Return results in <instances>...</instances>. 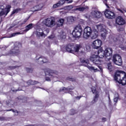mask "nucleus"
I'll return each instance as SVG.
<instances>
[{
    "mask_svg": "<svg viewBox=\"0 0 126 126\" xmlns=\"http://www.w3.org/2000/svg\"><path fill=\"white\" fill-rule=\"evenodd\" d=\"M114 79L122 85L126 84V72L122 70H117L115 72L114 75Z\"/></svg>",
    "mask_w": 126,
    "mask_h": 126,
    "instance_id": "nucleus-1",
    "label": "nucleus"
},
{
    "mask_svg": "<svg viewBox=\"0 0 126 126\" xmlns=\"http://www.w3.org/2000/svg\"><path fill=\"white\" fill-rule=\"evenodd\" d=\"M45 80L46 81H51L53 78L57 77V75L59 74V72L56 70H52L51 69H47L45 71Z\"/></svg>",
    "mask_w": 126,
    "mask_h": 126,
    "instance_id": "nucleus-2",
    "label": "nucleus"
},
{
    "mask_svg": "<svg viewBox=\"0 0 126 126\" xmlns=\"http://www.w3.org/2000/svg\"><path fill=\"white\" fill-rule=\"evenodd\" d=\"M42 23L45 24V26L47 27H49L50 28H52L56 25V19L54 17L48 18L47 19H45Z\"/></svg>",
    "mask_w": 126,
    "mask_h": 126,
    "instance_id": "nucleus-3",
    "label": "nucleus"
},
{
    "mask_svg": "<svg viewBox=\"0 0 126 126\" xmlns=\"http://www.w3.org/2000/svg\"><path fill=\"white\" fill-rule=\"evenodd\" d=\"M81 46L79 45H76L75 46L71 44H68L66 46V51L68 53L74 54V53H78Z\"/></svg>",
    "mask_w": 126,
    "mask_h": 126,
    "instance_id": "nucleus-4",
    "label": "nucleus"
},
{
    "mask_svg": "<svg viewBox=\"0 0 126 126\" xmlns=\"http://www.w3.org/2000/svg\"><path fill=\"white\" fill-rule=\"evenodd\" d=\"M82 32H83V30L81 25H78L75 27L72 34L75 38H79V37L81 36Z\"/></svg>",
    "mask_w": 126,
    "mask_h": 126,
    "instance_id": "nucleus-5",
    "label": "nucleus"
},
{
    "mask_svg": "<svg viewBox=\"0 0 126 126\" xmlns=\"http://www.w3.org/2000/svg\"><path fill=\"white\" fill-rule=\"evenodd\" d=\"M80 62L81 63L83 64V65L84 66H87L90 70H93L94 72H97L98 71V69L97 68H95L94 67H92L88 65V64H89V60L88 59L86 60H80Z\"/></svg>",
    "mask_w": 126,
    "mask_h": 126,
    "instance_id": "nucleus-6",
    "label": "nucleus"
},
{
    "mask_svg": "<svg viewBox=\"0 0 126 126\" xmlns=\"http://www.w3.org/2000/svg\"><path fill=\"white\" fill-rule=\"evenodd\" d=\"M113 62L114 63L117 65H122L123 61H122V58L119 55H114L113 57Z\"/></svg>",
    "mask_w": 126,
    "mask_h": 126,
    "instance_id": "nucleus-7",
    "label": "nucleus"
},
{
    "mask_svg": "<svg viewBox=\"0 0 126 126\" xmlns=\"http://www.w3.org/2000/svg\"><path fill=\"white\" fill-rule=\"evenodd\" d=\"M93 31H92V29H91V28H90V27H86L84 30V38H85V39H88V38H89Z\"/></svg>",
    "mask_w": 126,
    "mask_h": 126,
    "instance_id": "nucleus-8",
    "label": "nucleus"
},
{
    "mask_svg": "<svg viewBox=\"0 0 126 126\" xmlns=\"http://www.w3.org/2000/svg\"><path fill=\"white\" fill-rule=\"evenodd\" d=\"M11 8V6L10 5H7L5 9H3L2 8L0 7V16H2V15H7V13L10 11V8Z\"/></svg>",
    "mask_w": 126,
    "mask_h": 126,
    "instance_id": "nucleus-9",
    "label": "nucleus"
},
{
    "mask_svg": "<svg viewBox=\"0 0 126 126\" xmlns=\"http://www.w3.org/2000/svg\"><path fill=\"white\" fill-rule=\"evenodd\" d=\"M34 34H35L36 37L38 38H41V37H46L47 35L44 32L43 29L41 28H37L35 32H34Z\"/></svg>",
    "mask_w": 126,
    "mask_h": 126,
    "instance_id": "nucleus-10",
    "label": "nucleus"
},
{
    "mask_svg": "<svg viewBox=\"0 0 126 126\" xmlns=\"http://www.w3.org/2000/svg\"><path fill=\"white\" fill-rule=\"evenodd\" d=\"M104 15L105 17L109 19H113V18H115V13L112 12V11H110L109 9H106L105 10Z\"/></svg>",
    "mask_w": 126,
    "mask_h": 126,
    "instance_id": "nucleus-11",
    "label": "nucleus"
},
{
    "mask_svg": "<svg viewBox=\"0 0 126 126\" xmlns=\"http://www.w3.org/2000/svg\"><path fill=\"white\" fill-rule=\"evenodd\" d=\"M91 62H92L94 64H100L101 61L99 59V57L96 55H93L91 56L90 58Z\"/></svg>",
    "mask_w": 126,
    "mask_h": 126,
    "instance_id": "nucleus-12",
    "label": "nucleus"
},
{
    "mask_svg": "<svg viewBox=\"0 0 126 126\" xmlns=\"http://www.w3.org/2000/svg\"><path fill=\"white\" fill-rule=\"evenodd\" d=\"M91 15L94 18H101L102 17V13L97 10H93L91 12Z\"/></svg>",
    "mask_w": 126,
    "mask_h": 126,
    "instance_id": "nucleus-13",
    "label": "nucleus"
},
{
    "mask_svg": "<svg viewBox=\"0 0 126 126\" xmlns=\"http://www.w3.org/2000/svg\"><path fill=\"white\" fill-rule=\"evenodd\" d=\"M102 46V41L99 39L94 40L92 43V47L94 49H99Z\"/></svg>",
    "mask_w": 126,
    "mask_h": 126,
    "instance_id": "nucleus-14",
    "label": "nucleus"
},
{
    "mask_svg": "<svg viewBox=\"0 0 126 126\" xmlns=\"http://www.w3.org/2000/svg\"><path fill=\"white\" fill-rule=\"evenodd\" d=\"M105 28V25L103 24L95 25L93 27V29H95V30L97 31L98 33L102 31V32L105 31L106 30Z\"/></svg>",
    "mask_w": 126,
    "mask_h": 126,
    "instance_id": "nucleus-15",
    "label": "nucleus"
},
{
    "mask_svg": "<svg viewBox=\"0 0 126 126\" xmlns=\"http://www.w3.org/2000/svg\"><path fill=\"white\" fill-rule=\"evenodd\" d=\"M88 9H89V7H88V6H85L82 7L81 5H79L76 7V8L74 9V10H77L78 11L83 12V11H86L88 10Z\"/></svg>",
    "mask_w": 126,
    "mask_h": 126,
    "instance_id": "nucleus-16",
    "label": "nucleus"
},
{
    "mask_svg": "<svg viewBox=\"0 0 126 126\" xmlns=\"http://www.w3.org/2000/svg\"><path fill=\"white\" fill-rule=\"evenodd\" d=\"M19 46H20V44H18V45L17 46H15L13 49H12L9 52L10 55H16L18 54L20 52L19 51Z\"/></svg>",
    "mask_w": 126,
    "mask_h": 126,
    "instance_id": "nucleus-17",
    "label": "nucleus"
},
{
    "mask_svg": "<svg viewBox=\"0 0 126 126\" xmlns=\"http://www.w3.org/2000/svg\"><path fill=\"white\" fill-rule=\"evenodd\" d=\"M104 53L105 55V57H110L113 55V49L110 47L106 48L104 51Z\"/></svg>",
    "mask_w": 126,
    "mask_h": 126,
    "instance_id": "nucleus-18",
    "label": "nucleus"
},
{
    "mask_svg": "<svg viewBox=\"0 0 126 126\" xmlns=\"http://www.w3.org/2000/svg\"><path fill=\"white\" fill-rule=\"evenodd\" d=\"M99 32H98V31L93 28V32H92V33L90 35L91 39H96L97 38Z\"/></svg>",
    "mask_w": 126,
    "mask_h": 126,
    "instance_id": "nucleus-19",
    "label": "nucleus"
},
{
    "mask_svg": "<svg viewBox=\"0 0 126 126\" xmlns=\"http://www.w3.org/2000/svg\"><path fill=\"white\" fill-rule=\"evenodd\" d=\"M116 24L118 25H124L126 23V21L121 16H119L116 20Z\"/></svg>",
    "mask_w": 126,
    "mask_h": 126,
    "instance_id": "nucleus-20",
    "label": "nucleus"
},
{
    "mask_svg": "<svg viewBox=\"0 0 126 126\" xmlns=\"http://www.w3.org/2000/svg\"><path fill=\"white\" fill-rule=\"evenodd\" d=\"M43 8V4H40L36 6H34L32 8V11H39V10H41Z\"/></svg>",
    "mask_w": 126,
    "mask_h": 126,
    "instance_id": "nucleus-21",
    "label": "nucleus"
},
{
    "mask_svg": "<svg viewBox=\"0 0 126 126\" xmlns=\"http://www.w3.org/2000/svg\"><path fill=\"white\" fill-rule=\"evenodd\" d=\"M97 57H98V59H103L104 57H106L105 55V53L103 51V49H100L97 52Z\"/></svg>",
    "mask_w": 126,
    "mask_h": 126,
    "instance_id": "nucleus-22",
    "label": "nucleus"
},
{
    "mask_svg": "<svg viewBox=\"0 0 126 126\" xmlns=\"http://www.w3.org/2000/svg\"><path fill=\"white\" fill-rule=\"evenodd\" d=\"M63 22H64V19H60L57 22H56L57 25L58 27L63 26Z\"/></svg>",
    "mask_w": 126,
    "mask_h": 126,
    "instance_id": "nucleus-23",
    "label": "nucleus"
},
{
    "mask_svg": "<svg viewBox=\"0 0 126 126\" xmlns=\"http://www.w3.org/2000/svg\"><path fill=\"white\" fill-rule=\"evenodd\" d=\"M33 28V24H30L26 27V29L24 30V32H28L29 30H31Z\"/></svg>",
    "mask_w": 126,
    "mask_h": 126,
    "instance_id": "nucleus-24",
    "label": "nucleus"
},
{
    "mask_svg": "<svg viewBox=\"0 0 126 126\" xmlns=\"http://www.w3.org/2000/svg\"><path fill=\"white\" fill-rule=\"evenodd\" d=\"M98 97H99L98 93H96L94 98V100L92 101L93 104H94V103H96V102H97V101H98Z\"/></svg>",
    "mask_w": 126,
    "mask_h": 126,
    "instance_id": "nucleus-25",
    "label": "nucleus"
},
{
    "mask_svg": "<svg viewBox=\"0 0 126 126\" xmlns=\"http://www.w3.org/2000/svg\"><path fill=\"white\" fill-rule=\"evenodd\" d=\"M67 21L69 22V23H71L74 21V18L72 16L68 17L67 18Z\"/></svg>",
    "mask_w": 126,
    "mask_h": 126,
    "instance_id": "nucleus-26",
    "label": "nucleus"
},
{
    "mask_svg": "<svg viewBox=\"0 0 126 126\" xmlns=\"http://www.w3.org/2000/svg\"><path fill=\"white\" fill-rule=\"evenodd\" d=\"M37 83H38L37 81H32V80H29L28 81V82H27V84H28V85H33L34 84H37Z\"/></svg>",
    "mask_w": 126,
    "mask_h": 126,
    "instance_id": "nucleus-27",
    "label": "nucleus"
},
{
    "mask_svg": "<svg viewBox=\"0 0 126 126\" xmlns=\"http://www.w3.org/2000/svg\"><path fill=\"white\" fill-rule=\"evenodd\" d=\"M21 34H24V33L20 32H15L14 33L11 34V36L8 37V38H11L12 37H15V36H16V35H20Z\"/></svg>",
    "mask_w": 126,
    "mask_h": 126,
    "instance_id": "nucleus-28",
    "label": "nucleus"
},
{
    "mask_svg": "<svg viewBox=\"0 0 126 126\" xmlns=\"http://www.w3.org/2000/svg\"><path fill=\"white\" fill-rule=\"evenodd\" d=\"M107 67L109 71H113V66L112 65V63H108L107 64Z\"/></svg>",
    "mask_w": 126,
    "mask_h": 126,
    "instance_id": "nucleus-29",
    "label": "nucleus"
},
{
    "mask_svg": "<svg viewBox=\"0 0 126 126\" xmlns=\"http://www.w3.org/2000/svg\"><path fill=\"white\" fill-rule=\"evenodd\" d=\"M71 89L70 88H65L64 87H63L62 89H61L60 90V92H62L63 91L64 92H65V91H68V90H71Z\"/></svg>",
    "mask_w": 126,
    "mask_h": 126,
    "instance_id": "nucleus-30",
    "label": "nucleus"
},
{
    "mask_svg": "<svg viewBox=\"0 0 126 126\" xmlns=\"http://www.w3.org/2000/svg\"><path fill=\"white\" fill-rule=\"evenodd\" d=\"M58 3L60 6H61V5H63L65 3V1L64 0H61L58 2Z\"/></svg>",
    "mask_w": 126,
    "mask_h": 126,
    "instance_id": "nucleus-31",
    "label": "nucleus"
},
{
    "mask_svg": "<svg viewBox=\"0 0 126 126\" xmlns=\"http://www.w3.org/2000/svg\"><path fill=\"white\" fill-rule=\"evenodd\" d=\"M43 59H44V57H39L38 58H36V60L39 61L38 63L41 64V63L43 62Z\"/></svg>",
    "mask_w": 126,
    "mask_h": 126,
    "instance_id": "nucleus-32",
    "label": "nucleus"
},
{
    "mask_svg": "<svg viewBox=\"0 0 126 126\" xmlns=\"http://www.w3.org/2000/svg\"><path fill=\"white\" fill-rule=\"evenodd\" d=\"M106 36H107V33H106V32H103L101 33V37H102V39H103V40H105V39H106Z\"/></svg>",
    "mask_w": 126,
    "mask_h": 126,
    "instance_id": "nucleus-33",
    "label": "nucleus"
},
{
    "mask_svg": "<svg viewBox=\"0 0 126 126\" xmlns=\"http://www.w3.org/2000/svg\"><path fill=\"white\" fill-rule=\"evenodd\" d=\"M61 6H60V4H59V3H57L56 4H54L53 6V8H57V7H59Z\"/></svg>",
    "mask_w": 126,
    "mask_h": 126,
    "instance_id": "nucleus-34",
    "label": "nucleus"
},
{
    "mask_svg": "<svg viewBox=\"0 0 126 126\" xmlns=\"http://www.w3.org/2000/svg\"><path fill=\"white\" fill-rule=\"evenodd\" d=\"M47 62H48V60H47V59L43 58L42 62L40 63V64H43V63H47Z\"/></svg>",
    "mask_w": 126,
    "mask_h": 126,
    "instance_id": "nucleus-35",
    "label": "nucleus"
},
{
    "mask_svg": "<svg viewBox=\"0 0 126 126\" xmlns=\"http://www.w3.org/2000/svg\"><path fill=\"white\" fill-rule=\"evenodd\" d=\"M117 41H118L119 42H121V43H124V41H125V39H124L123 37H120Z\"/></svg>",
    "mask_w": 126,
    "mask_h": 126,
    "instance_id": "nucleus-36",
    "label": "nucleus"
},
{
    "mask_svg": "<svg viewBox=\"0 0 126 126\" xmlns=\"http://www.w3.org/2000/svg\"><path fill=\"white\" fill-rule=\"evenodd\" d=\"M118 100H119V95H117V96L115 97L114 98V101L115 103H117L118 102Z\"/></svg>",
    "mask_w": 126,
    "mask_h": 126,
    "instance_id": "nucleus-37",
    "label": "nucleus"
},
{
    "mask_svg": "<svg viewBox=\"0 0 126 126\" xmlns=\"http://www.w3.org/2000/svg\"><path fill=\"white\" fill-rule=\"evenodd\" d=\"M18 11H19V9H16L13 11V12H12V14H14L15 13H17V12H18Z\"/></svg>",
    "mask_w": 126,
    "mask_h": 126,
    "instance_id": "nucleus-38",
    "label": "nucleus"
},
{
    "mask_svg": "<svg viewBox=\"0 0 126 126\" xmlns=\"http://www.w3.org/2000/svg\"><path fill=\"white\" fill-rule=\"evenodd\" d=\"M104 3H105V5L107 6V8H110V7L109 5H108V4H107V0H102Z\"/></svg>",
    "mask_w": 126,
    "mask_h": 126,
    "instance_id": "nucleus-39",
    "label": "nucleus"
},
{
    "mask_svg": "<svg viewBox=\"0 0 126 126\" xmlns=\"http://www.w3.org/2000/svg\"><path fill=\"white\" fill-rule=\"evenodd\" d=\"M66 36L63 33L60 36V39H65Z\"/></svg>",
    "mask_w": 126,
    "mask_h": 126,
    "instance_id": "nucleus-40",
    "label": "nucleus"
},
{
    "mask_svg": "<svg viewBox=\"0 0 126 126\" xmlns=\"http://www.w3.org/2000/svg\"><path fill=\"white\" fill-rule=\"evenodd\" d=\"M92 91L93 93H95L96 92V88H95V87H93L92 88Z\"/></svg>",
    "mask_w": 126,
    "mask_h": 126,
    "instance_id": "nucleus-41",
    "label": "nucleus"
},
{
    "mask_svg": "<svg viewBox=\"0 0 126 126\" xmlns=\"http://www.w3.org/2000/svg\"><path fill=\"white\" fill-rule=\"evenodd\" d=\"M11 111H12L13 113H16V116L18 115V111L17 110H15L12 109Z\"/></svg>",
    "mask_w": 126,
    "mask_h": 126,
    "instance_id": "nucleus-42",
    "label": "nucleus"
},
{
    "mask_svg": "<svg viewBox=\"0 0 126 126\" xmlns=\"http://www.w3.org/2000/svg\"><path fill=\"white\" fill-rule=\"evenodd\" d=\"M68 9H72V8H73V6L72 5H69L67 6Z\"/></svg>",
    "mask_w": 126,
    "mask_h": 126,
    "instance_id": "nucleus-43",
    "label": "nucleus"
},
{
    "mask_svg": "<svg viewBox=\"0 0 126 126\" xmlns=\"http://www.w3.org/2000/svg\"><path fill=\"white\" fill-rule=\"evenodd\" d=\"M27 20H28V19H27L24 20V21L21 24L22 25H23V24H25V23H26V22H27Z\"/></svg>",
    "mask_w": 126,
    "mask_h": 126,
    "instance_id": "nucleus-44",
    "label": "nucleus"
},
{
    "mask_svg": "<svg viewBox=\"0 0 126 126\" xmlns=\"http://www.w3.org/2000/svg\"><path fill=\"white\" fill-rule=\"evenodd\" d=\"M5 118L0 117V121H5Z\"/></svg>",
    "mask_w": 126,
    "mask_h": 126,
    "instance_id": "nucleus-45",
    "label": "nucleus"
},
{
    "mask_svg": "<svg viewBox=\"0 0 126 126\" xmlns=\"http://www.w3.org/2000/svg\"><path fill=\"white\" fill-rule=\"evenodd\" d=\"M54 37H55V36H54V35H51L49 36L48 37V38H49V39H54Z\"/></svg>",
    "mask_w": 126,
    "mask_h": 126,
    "instance_id": "nucleus-46",
    "label": "nucleus"
},
{
    "mask_svg": "<svg viewBox=\"0 0 126 126\" xmlns=\"http://www.w3.org/2000/svg\"><path fill=\"white\" fill-rule=\"evenodd\" d=\"M68 80H69L70 81H74V79L70 78L68 79Z\"/></svg>",
    "mask_w": 126,
    "mask_h": 126,
    "instance_id": "nucleus-47",
    "label": "nucleus"
},
{
    "mask_svg": "<svg viewBox=\"0 0 126 126\" xmlns=\"http://www.w3.org/2000/svg\"><path fill=\"white\" fill-rule=\"evenodd\" d=\"M80 98H81V96H76V99L77 100H80Z\"/></svg>",
    "mask_w": 126,
    "mask_h": 126,
    "instance_id": "nucleus-48",
    "label": "nucleus"
},
{
    "mask_svg": "<svg viewBox=\"0 0 126 126\" xmlns=\"http://www.w3.org/2000/svg\"><path fill=\"white\" fill-rule=\"evenodd\" d=\"M118 10H119V11H121L122 13H124V12L122 10H121V9H118Z\"/></svg>",
    "mask_w": 126,
    "mask_h": 126,
    "instance_id": "nucleus-49",
    "label": "nucleus"
},
{
    "mask_svg": "<svg viewBox=\"0 0 126 126\" xmlns=\"http://www.w3.org/2000/svg\"><path fill=\"white\" fill-rule=\"evenodd\" d=\"M102 122H106V118H102Z\"/></svg>",
    "mask_w": 126,
    "mask_h": 126,
    "instance_id": "nucleus-50",
    "label": "nucleus"
},
{
    "mask_svg": "<svg viewBox=\"0 0 126 126\" xmlns=\"http://www.w3.org/2000/svg\"><path fill=\"white\" fill-rule=\"evenodd\" d=\"M8 46H6L5 45H3L2 48H4V49H6V48H7Z\"/></svg>",
    "mask_w": 126,
    "mask_h": 126,
    "instance_id": "nucleus-51",
    "label": "nucleus"
},
{
    "mask_svg": "<svg viewBox=\"0 0 126 126\" xmlns=\"http://www.w3.org/2000/svg\"><path fill=\"white\" fill-rule=\"evenodd\" d=\"M73 1V0H71L68 1V3H71V2H72Z\"/></svg>",
    "mask_w": 126,
    "mask_h": 126,
    "instance_id": "nucleus-52",
    "label": "nucleus"
},
{
    "mask_svg": "<svg viewBox=\"0 0 126 126\" xmlns=\"http://www.w3.org/2000/svg\"><path fill=\"white\" fill-rule=\"evenodd\" d=\"M71 112L72 113H74V112H75V110H73V109H72V110H71Z\"/></svg>",
    "mask_w": 126,
    "mask_h": 126,
    "instance_id": "nucleus-53",
    "label": "nucleus"
},
{
    "mask_svg": "<svg viewBox=\"0 0 126 126\" xmlns=\"http://www.w3.org/2000/svg\"><path fill=\"white\" fill-rule=\"evenodd\" d=\"M6 111H7V112H10V111H12V109L7 110Z\"/></svg>",
    "mask_w": 126,
    "mask_h": 126,
    "instance_id": "nucleus-54",
    "label": "nucleus"
},
{
    "mask_svg": "<svg viewBox=\"0 0 126 126\" xmlns=\"http://www.w3.org/2000/svg\"><path fill=\"white\" fill-rule=\"evenodd\" d=\"M27 71H28L29 72H30V71H29V68L27 69Z\"/></svg>",
    "mask_w": 126,
    "mask_h": 126,
    "instance_id": "nucleus-55",
    "label": "nucleus"
},
{
    "mask_svg": "<svg viewBox=\"0 0 126 126\" xmlns=\"http://www.w3.org/2000/svg\"><path fill=\"white\" fill-rule=\"evenodd\" d=\"M100 71H103V69L102 68H100Z\"/></svg>",
    "mask_w": 126,
    "mask_h": 126,
    "instance_id": "nucleus-56",
    "label": "nucleus"
},
{
    "mask_svg": "<svg viewBox=\"0 0 126 126\" xmlns=\"http://www.w3.org/2000/svg\"><path fill=\"white\" fill-rule=\"evenodd\" d=\"M13 27H10V28H9V29H11V28H12Z\"/></svg>",
    "mask_w": 126,
    "mask_h": 126,
    "instance_id": "nucleus-57",
    "label": "nucleus"
},
{
    "mask_svg": "<svg viewBox=\"0 0 126 126\" xmlns=\"http://www.w3.org/2000/svg\"><path fill=\"white\" fill-rule=\"evenodd\" d=\"M65 0V1H68V0Z\"/></svg>",
    "mask_w": 126,
    "mask_h": 126,
    "instance_id": "nucleus-58",
    "label": "nucleus"
},
{
    "mask_svg": "<svg viewBox=\"0 0 126 126\" xmlns=\"http://www.w3.org/2000/svg\"><path fill=\"white\" fill-rule=\"evenodd\" d=\"M71 115H74V113H71Z\"/></svg>",
    "mask_w": 126,
    "mask_h": 126,
    "instance_id": "nucleus-59",
    "label": "nucleus"
},
{
    "mask_svg": "<svg viewBox=\"0 0 126 126\" xmlns=\"http://www.w3.org/2000/svg\"><path fill=\"white\" fill-rule=\"evenodd\" d=\"M55 44H58V42H55Z\"/></svg>",
    "mask_w": 126,
    "mask_h": 126,
    "instance_id": "nucleus-60",
    "label": "nucleus"
},
{
    "mask_svg": "<svg viewBox=\"0 0 126 126\" xmlns=\"http://www.w3.org/2000/svg\"><path fill=\"white\" fill-rule=\"evenodd\" d=\"M11 103H12V101H10V104H11Z\"/></svg>",
    "mask_w": 126,
    "mask_h": 126,
    "instance_id": "nucleus-61",
    "label": "nucleus"
},
{
    "mask_svg": "<svg viewBox=\"0 0 126 126\" xmlns=\"http://www.w3.org/2000/svg\"><path fill=\"white\" fill-rule=\"evenodd\" d=\"M114 41H117V40H115V38H114Z\"/></svg>",
    "mask_w": 126,
    "mask_h": 126,
    "instance_id": "nucleus-62",
    "label": "nucleus"
},
{
    "mask_svg": "<svg viewBox=\"0 0 126 126\" xmlns=\"http://www.w3.org/2000/svg\"><path fill=\"white\" fill-rule=\"evenodd\" d=\"M16 91H18V90H16Z\"/></svg>",
    "mask_w": 126,
    "mask_h": 126,
    "instance_id": "nucleus-63",
    "label": "nucleus"
},
{
    "mask_svg": "<svg viewBox=\"0 0 126 126\" xmlns=\"http://www.w3.org/2000/svg\"><path fill=\"white\" fill-rule=\"evenodd\" d=\"M125 12H126V11H125Z\"/></svg>",
    "mask_w": 126,
    "mask_h": 126,
    "instance_id": "nucleus-64",
    "label": "nucleus"
}]
</instances>
